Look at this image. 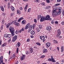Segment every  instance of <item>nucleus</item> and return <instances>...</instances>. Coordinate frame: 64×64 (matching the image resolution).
Returning a JSON list of instances; mask_svg holds the SVG:
<instances>
[{
	"label": "nucleus",
	"mask_w": 64,
	"mask_h": 64,
	"mask_svg": "<svg viewBox=\"0 0 64 64\" xmlns=\"http://www.w3.org/2000/svg\"><path fill=\"white\" fill-rule=\"evenodd\" d=\"M46 1L47 3H50V0H46Z\"/></svg>",
	"instance_id": "obj_41"
},
{
	"label": "nucleus",
	"mask_w": 64,
	"mask_h": 64,
	"mask_svg": "<svg viewBox=\"0 0 64 64\" xmlns=\"http://www.w3.org/2000/svg\"><path fill=\"white\" fill-rule=\"evenodd\" d=\"M4 37H6L7 38V37H8V34H6L4 35Z\"/></svg>",
	"instance_id": "obj_33"
},
{
	"label": "nucleus",
	"mask_w": 64,
	"mask_h": 64,
	"mask_svg": "<svg viewBox=\"0 0 64 64\" xmlns=\"http://www.w3.org/2000/svg\"><path fill=\"white\" fill-rule=\"evenodd\" d=\"M36 30L37 32H39L40 31V30H39V28H37Z\"/></svg>",
	"instance_id": "obj_38"
},
{
	"label": "nucleus",
	"mask_w": 64,
	"mask_h": 64,
	"mask_svg": "<svg viewBox=\"0 0 64 64\" xmlns=\"http://www.w3.org/2000/svg\"><path fill=\"white\" fill-rule=\"evenodd\" d=\"M24 31V28H22L20 30V33L22 31Z\"/></svg>",
	"instance_id": "obj_28"
},
{
	"label": "nucleus",
	"mask_w": 64,
	"mask_h": 64,
	"mask_svg": "<svg viewBox=\"0 0 64 64\" xmlns=\"http://www.w3.org/2000/svg\"><path fill=\"white\" fill-rule=\"evenodd\" d=\"M39 28L40 29H41L43 28V26L42 25H40L39 26Z\"/></svg>",
	"instance_id": "obj_32"
},
{
	"label": "nucleus",
	"mask_w": 64,
	"mask_h": 64,
	"mask_svg": "<svg viewBox=\"0 0 64 64\" xmlns=\"http://www.w3.org/2000/svg\"><path fill=\"white\" fill-rule=\"evenodd\" d=\"M60 35V34H58L56 36V37H58Z\"/></svg>",
	"instance_id": "obj_44"
},
{
	"label": "nucleus",
	"mask_w": 64,
	"mask_h": 64,
	"mask_svg": "<svg viewBox=\"0 0 64 64\" xmlns=\"http://www.w3.org/2000/svg\"><path fill=\"white\" fill-rule=\"evenodd\" d=\"M22 24H25L26 23V20H23L22 22Z\"/></svg>",
	"instance_id": "obj_15"
},
{
	"label": "nucleus",
	"mask_w": 64,
	"mask_h": 64,
	"mask_svg": "<svg viewBox=\"0 0 64 64\" xmlns=\"http://www.w3.org/2000/svg\"><path fill=\"white\" fill-rule=\"evenodd\" d=\"M18 63L19 62L18 61L16 62L15 64H18Z\"/></svg>",
	"instance_id": "obj_58"
},
{
	"label": "nucleus",
	"mask_w": 64,
	"mask_h": 64,
	"mask_svg": "<svg viewBox=\"0 0 64 64\" xmlns=\"http://www.w3.org/2000/svg\"><path fill=\"white\" fill-rule=\"evenodd\" d=\"M16 40V39L14 38H13L12 39V42H15Z\"/></svg>",
	"instance_id": "obj_36"
},
{
	"label": "nucleus",
	"mask_w": 64,
	"mask_h": 64,
	"mask_svg": "<svg viewBox=\"0 0 64 64\" xmlns=\"http://www.w3.org/2000/svg\"><path fill=\"white\" fill-rule=\"evenodd\" d=\"M40 4L42 5V6H45V4L44 2H42L40 3Z\"/></svg>",
	"instance_id": "obj_27"
},
{
	"label": "nucleus",
	"mask_w": 64,
	"mask_h": 64,
	"mask_svg": "<svg viewBox=\"0 0 64 64\" xmlns=\"http://www.w3.org/2000/svg\"><path fill=\"white\" fill-rule=\"evenodd\" d=\"M24 18H20L18 20V22H20L21 20H22Z\"/></svg>",
	"instance_id": "obj_24"
},
{
	"label": "nucleus",
	"mask_w": 64,
	"mask_h": 64,
	"mask_svg": "<svg viewBox=\"0 0 64 64\" xmlns=\"http://www.w3.org/2000/svg\"><path fill=\"white\" fill-rule=\"evenodd\" d=\"M53 41L54 42V43L55 44H57V41L56 40H53Z\"/></svg>",
	"instance_id": "obj_25"
},
{
	"label": "nucleus",
	"mask_w": 64,
	"mask_h": 64,
	"mask_svg": "<svg viewBox=\"0 0 64 64\" xmlns=\"http://www.w3.org/2000/svg\"><path fill=\"white\" fill-rule=\"evenodd\" d=\"M64 48H63V46H62L61 47V49L62 50H63Z\"/></svg>",
	"instance_id": "obj_63"
},
{
	"label": "nucleus",
	"mask_w": 64,
	"mask_h": 64,
	"mask_svg": "<svg viewBox=\"0 0 64 64\" xmlns=\"http://www.w3.org/2000/svg\"><path fill=\"white\" fill-rule=\"evenodd\" d=\"M18 50H19V48H17V50H16V53H18Z\"/></svg>",
	"instance_id": "obj_43"
},
{
	"label": "nucleus",
	"mask_w": 64,
	"mask_h": 64,
	"mask_svg": "<svg viewBox=\"0 0 64 64\" xmlns=\"http://www.w3.org/2000/svg\"><path fill=\"white\" fill-rule=\"evenodd\" d=\"M17 12L18 14H20L21 13V12H20V10L18 9L17 10Z\"/></svg>",
	"instance_id": "obj_21"
},
{
	"label": "nucleus",
	"mask_w": 64,
	"mask_h": 64,
	"mask_svg": "<svg viewBox=\"0 0 64 64\" xmlns=\"http://www.w3.org/2000/svg\"><path fill=\"white\" fill-rule=\"evenodd\" d=\"M62 25H64V21L62 22L61 23Z\"/></svg>",
	"instance_id": "obj_53"
},
{
	"label": "nucleus",
	"mask_w": 64,
	"mask_h": 64,
	"mask_svg": "<svg viewBox=\"0 0 64 64\" xmlns=\"http://www.w3.org/2000/svg\"><path fill=\"white\" fill-rule=\"evenodd\" d=\"M10 5H8V9H10Z\"/></svg>",
	"instance_id": "obj_51"
},
{
	"label": "nucleus",
	"mask_w": 64,
	"mask_h": 64,
	"mask_svg": "<svg viewBox=\"0 0 64 64\" xmlns=\"http://www.w3.org/2000/svg\"><path fill=\"white\" fill-rule=\"evenodd\" d=\"M46 47H49L50 46V42H48L46 44Z\"/></svg>",
	"instance_id": "obj_8"
},
{
	"label": "nucleus",
	"mask_w": 64,
	"mask_h": 64,
	"mask_svg": "<svg viewBox=\"0 0 64 64\" xmlns=\"http://www.w3.org/2000/svg\"><path fill=\"white\" fill-rule=\"evenodd\" d=\"M29 29L30 30H32V26L30 25L29 28Z\"/></svg>",
	"instance_id": "obj_29"
},
{
	"label": "nucleus",
	"mask_w": 64,
	"mask_h": 64,
	"mask_svg": "<svg viewBox=\"0 0 64 64\" xmlns=\"http://www.w3.org/2000/svg\"><path fill=\"white\" fill-rule=\"evenodd\" d=\"M26 54L27 55L30 54V53H31L30 51H28L26 52Z\"/></svg>",
	"instance_id": "obj_23"
},
{
	"label": "nucleus",
	"mask_w": 64,
	"mask_h": 64,
	"mask_svg": "<svg viewBox=\"0 0 64 64\" xmlns=\"http://www.w3.org/2000/svg\"><path fill=\"white\" fill-rule=\"evenodd\" d=\"M6 12L2 13V15H3V16H5V15H6Z\"/></svg>",
	"instance_id": "obj_46"
},
{
	"label": "nucleus",
	"mask_w": 64,
	"mask_h": 64,
	"mask_svg": "<svg viewBox=\"0 0 64 64\" xmlns=\"http://www.w3.org/2000/svg\"><path fill=\"white\" fill-rule=\"evenodd\" d=\"M13 38H14V39H16V40L17 39V36L16 35Z\"/></svg>",
	"instance_id": "obj_35"
},
{
	"label": "nucleus",
	"mask_w": 64,
	"mask_h": 64,
	"mask_svg": "<svg viewBox=\"0 0 64 64\" xmlns=\"http://www.w3.org/2000/svg\"><path fill=\"white\" fill-rule=\"evenodd\" d=\"M51 23L52 24H54V21H52Z\"/></svg>",
	"instance_id": "obj_57"
},
{
	"label": "nucleus",
	"mask_w": 64,
	"mask_h": 64,
	"mask_svg": "<svg viewBox=\"0 0 64 64\" xmlns=\"http://www.w3.org/2000/svg\"><path fill=\"white\" fill-rule=\"evenodd\" d=\"M10 1L11 2H13L14 1V0H10Z\"/></svg>",
	"instance_id": "obj_62"
},
{
	"label": "nucleus",
	"mask_w": 64,
	"mask_h": 64,
	"mask_svg": "<svg viewBox=\"0 0 64 64\" xmlns=\"http://www.w3.org/2000/svg\"><path fill=\"white\" fill-rule=\"evenodd\" d=\"M61 0H57V2H61Z\"/></svg>",
	"instance_id": "obj_56"
},
{
	"label": "nucleus",
	"mask_w": 64,
	"mask_h": 64,
	"mask_svg": "<svg viewBox=\"0 0 64 64\" xmlns=\"http://www.w3.org/2000/svg\"><path fill=\"white\" fill-rule=\"evenodd\" d=\"M31 30L29 29V30H28V32H29V33H30V31H31Z\"/></svg>",
	"instance_id": "obj_61"
},
{
	"label": "nucleus",
	"mask_w": 64,
	"mask_h": 64,
	"mask_svg": "<svg viewBox=\"0 0 64 64\" xmlns=\"http://www.w3.org/2000/svg\"><path fill=\"white\" fill-rule=\"evenodd\" d=\"M40 39L42 40H44V39H45V36H40Z\"/></svg>",
	"instance_id": "obj_10"
},
{
	"label": "nucleus",
	"mask_w": 64,
	"mask_h": 64,
	"mask_svg": "<svg viewBox=\"0 0 64 64\" xmlns=\"http://www.w3.org/2000/svg\"><path fill=\"white\" fill-rule=\"evenodd\" d=\"M12 35L11 34H8V38H10L11 37Z\"/></svg>",
	"instance_id": "obj_31"
},
{
	"label": "nucleus",
	"mask_w": 64,
	"mask_h": 64,
	"mask_svg": "<svg viewBox=\"0 0 64 64\" xmlns=\"http://www.w3.org/2000/svg\"><path fill=\"white\" fill-rule=\"evenodd\" d=\"M53 14H52V16L53 17H56L57 15H58L56 13V12L55 11V10H53Z\"/></svg>",
	"instance_id": "obj_4"
},
{
	"label": "nucleus",
	"mask_w": 64,
	"mask_h": 64,
	"mask_svg": "<svg viewBox=\"0 0 64 64\" xmlns=\"http://www.w3.org/2000/svg\"><path fill=\"white\" fill-rule=\"evenodd\" d=\"M55 23L56 24H58V21H56L55 22Z\"/></svg>",
	"instance_id": "obj_59"
},
{
	"label": "nucleus",
	"mask_w": 64,
	"mask_h": 64,
	"mask_svg": "<svg viewBox=\"0 0 64 64\" xmlns=\"http://www.w3.org/2000/svg\"><path fill=\"white\" fill-rule=\"evenodd\" d=\"M62 8H55L54 10H55L56 12V13H57L58 15H59V14H61L62 12Z\"/></svg>",
	"instance_id": "obj_1"
},
{
	"label": "nucleus",
	"mask_w": 64,
	"mask_h": 64,
	"mask_svg": "<svg viewBox=\"0 0 64 64\" xmlns=\"http://www.w3.org/2000/svg\"><path fill=\"white\" fill-rule=\"evenodd\" d=\"M15 33L16 34H18V33H20V30H16Z\"/></svg>",
	"instance_id": "obj_22"
},
{
	"label": "nucleus",
	"mask_w": 64,
	"mask_h": 64,
	"mask_svg": "<svg viewBox=\"0 0 64 64\" xmlns=\"http://www.w3.org/2000/svg\"><path fill=\"white\" fill-rule=\"evenodd\" d=\"M51 61L52 62H56V60H54V58H51Z\"/></svg>",
	"instance_id": "obj_16"
},
{
	"label": "nucleus",
	"mask_w": 64,
	"mask_h": 64,
	"mask_svg": "<svg viewBox=\"0 0 64 64\" xmlns=\"http://www.w3.org/2000/svg\"><path fill=\"white\" fill-rule=\"evenodd\" d=\"M13 14L12 13V14H10L11 16H12V17L13 16Z\"/></svg>",
	"instance_id": "obj_60"
},
{
	"label": "nucleus",
	"mask_w": 64,
	"mask_h": 64,
	"mask_svg": "<svg viewBox=\"0 0 64 64\" xmlns=\"http://www.w3.org/2000/svg\"><path fill=\"white\" fill-rule=\"evenodd\" d=\"M30 10H31V8H29L28 10V12H29L30 11Z\"/></svg>",
	"instance_id": "obj_55"
},
{
	"label": "nucleus",
	"mask_w": 64,
	"mask_h": 64,
	"mask_svg": "<svg viewBox=\"0 0 64 64\" xmlns=\"http://www.w3.org/2000/svg\"><path fill=\"white\" fill-rule=\"evenodd\" d=\"M3 62V56H1L0 58V64Z\"/></svg>",
	"instance_id": "obj_7"
},
{
	"label": "nucleus",
	"mask_w": 64,
	"mask_h": 64,
	"mask_svg": "<svg viewBox=\"0 0 64 64\" xmlns=\"http://www.w3.org/2000/svg\"><path fill=\"white\" fill-rule=\"evenodd\" d=\"M35 31L32 30L31 32V34L32 35H34L35 34Z\"/></svg>",
	"instance_id": "obj_18"
},
{
	"label": "nucleus",
	"mask_w": 64,
	"mask_h": 64,
	"mask_svg": "<svg viewBox=\"0 0 64 64\" xmlns=\"http://www.w3.org/2000/svg\"><path fill=\"white\" fill-rule=\"evenodd\" d=\"M29 27L28 26H26V27L24 29L25 30H27V29H28V28H29Z\"/></svg>",
	"instance_id": "obj_34"
},
{
	"label": "nucleus",
	"mask_w": 64,
	"mask_h": 64,
	"mask_svg": "<svg viewBox=\"0 0 64 64\" xmlns=\"http://www.w3.org/2000/svg\"><path fill=\"white\" fill-rule=\"evenodd\" d=\"M0 8L1 9V10L3 12L4 11V7L2 6L0 7Z\"/></svg>",
	"instance_id": "obj_19"
},
{
	"label": "nucleus",
	"mask_w": 64,
	"mask_h": 64,
	"mask_svg": "<svg viewBox=\"0 0 64 64\" xmlns=\"http://www.w3.org/2000/svg\"><path fill=\"white\" fill-rule=\"evenodd\" d=\"M3 26H4L3 24H2L1 26V30H2V29H3Z\"/></svg>",
	"instance_id": "obj_39"
},
{
	"label": "nucleus",
	"mask_w": 64,
	"mask_h": 64,
	"mask_svg": "<svg viewBox=\"0 0 64 64\" xmlns=\"http://www.w3.org/2000/svg\"><path fill=\"white\" fill-rule=\"evenodd\" d=\"M45 18H44V17H42L40 18V22H43L45 20Z\"/></svg>",
	"instance_id": "obj_11"
},
{
	"label": "nucleus",
	"mask_w": 64,
	"mask_h": 64,
	"mask_svg": "<svg viewBox=\"0 0 64 64\" xmlns=\"http://www.w3.org/2000/svg\"><path fill=\"white\" fill-rule=\"evenodd\" d=\"M34 21L35 23H37V20L36 19H34Z\"/></svg>",
	"instance_id": "obj_48"
},
{
	"label": "nucleus",
	"mask_w": 64,
	"mask_h": 64,
	"mask_svg": "<svg viewBox=\"0 0 64 64\" xmlns=\"http://www.w3.org/2000/svg\"><path fill=\"white\" fill-rule=\"evenodd\" d=\"M12 24H14V23H16V22L15 21V20H14L13 21H12Z\"/></svg>",
	"instance_id": "obj_42"
},
{
	"label": "nucleus",
	"mask_w": 64,
	"mask_h": 64,
	"mask_svg": "<svg viewBox=\"0 0 64 64\" xmlns=\"http://www.w3.org/2000/svg\"><path fill=\"white\" fill-rule=\"evenodd\" d=\"M47 50L46 49H45L44 50H43V52L44 53H45V52H47Z\"/></svg>",
	"instance_id": "obj_30"
},
{
	"label": "nucleus",
	"mask_w": 64,
	"mask_h": 64,
	"mask_svg": "<svg viewBox=\"0 0 64 64\" xmlns=\"http://www.w3.org/2000/svg\"><path fill=\"white\" fill-rule=\"evenodd\" d=\"M57 33L58 34H61V31L60 29H59L57 30Z\"/></svg>",
	"instance_id": "obj_13"
},
{
	"label": "nucleus",
	"mask_w": 64,
	"mask_h": 64,
	"mask_svg": "<svg viewBox=\"0 0 64 64\" xmlns=\"http://www.w3.org/2000/svg\"><path fill=\"white\" fill-rule=\"evenodd\" d=\"M14 24L17 26H19L20 25V24L18 22H15L14 23Z\"/></svg>",
	"instance_id": "obj_12"
},
{
	"label": "nucleus",
	"mask_w": 64,
	"mask_h": 64,
	"mask_svg": "<svg viewBox=\"0 0 64 64\" xmlns=\"http://www.w3.org/2000/svg\"><path fill=\"white\" fill-rule=\"evenodd\" d=\"M27 41L28 42H29L30 41V39H29V38H28L27 40Z\"/></svg>",
	"instance_id": "obj_52"
},
{
	"label": "nucleus",
	"mask_w": 64,
	"mask_h": 64,
	"mask_svg": "<svg viewBox=\"0 0 64 64\" xmlns=\"http://www.w3.org/2000/svg\"><path fill=\"white\" fill-rule=\"evenodd\" d=\"M41 15H38L37 16V19H38V20H39V19H40V18H41Z\"/></svg>",
	"instance_id": "obj_17"
},
{
	"label": "nucleus",
	"mask_w": 64,
	"mask_h": 64,
	"mask_svg": "<svg viewBox=\"0 0 64 64\" xmlns=\"http://www.w3.org/2000/svg\"><path fill=\"white\" fill-rule=\"evenodd\" d=\"M62 14L63 16H64V10L62 11Z\"/></svg>",
	"instance_id": "obj_50"
},
{
	"label": "nucleus",
	"mask_w": 64,
	"mask_h": 64,
	"mask_svg": "<svg viewBox=\"0 0 64 64\" xmlns=\"http://www.w3.org/2000/svg\"><path fill=\"white\" fill-rule=\"evenodd\" d=\"M10 8L11 9V10L12 11H14V10H15L14 9V8L13 6H11Z\"/></svg>",
	"instance_id": "obj_20"
},
{
	"label": "nucleus",
	"mask_w": 64,
	"mask_h": 64,
	"mask_svg": "<svg viewBox=\"0 0 64 64\" xmlns=\"http://www.w3.org/2000/svg\"><path fill=\"white\" fill-rule=\"evenodd\" d=\"M36 44L39 46H40L41 45V44L39 43V42H36Z\"/></svg>",
	"instance_id": "obj_37"
},
{
	"label": "nucleus",
	"mask_w": 64,
	"mask_h": 64,
	"mask_svg": "<svg viewBox=\"0 0 64 64\" xmlns=\"http://www.w3.org/2000/svg\"><path fill=\"white\" fill-rule=\"evenodd\" d=\"M46 29L47 30H51V26H46Z\"/></svg>",
	"instance_id": "obj_6"
},
{
	"label": "nucleus",
	"mask_w": 64,
	"mask_h": 64,
	"mask_svg": "<svg viewBox=\"0 0 64 64\" xmlns=\"http://www.w3.org/2000/svg\"><path fill=\"white\" fill-rule=\"evenodd\" d=\"M56 64H59V63L58 62H56Z\"/></svg>",
	"instance_id": "obj_64"
},
{
	"label": "nucleus",
	"mask_w": 64,
	"mask_h": 64,
	"mask_svg": "<svg viewBox=\"0 0 64 64\" xmlns=\"http://www.w3.org/2000/svg\"><path fill=\"white\" fill-rule=\"evenodd\" d=\"M48 9L49 8H48V6H46L45 7V9H46V10H48Z\"/></svg>",
	"instance_id": "obj_45"
},
{
	"label": "nucleus",
	"mask_w": 64,
	"mask_h": 64,
	"mask_svg": "<svg viewBox=\"0 0 64 64\" xmlns=\"http://www.w3.org/2000/svg\"><path fill=\"white\" fill-rule=\"evenodd\" d=\"M26 26H27L29 28L30 26V23H28L26 25Z\"/></svg>",
	"instance_id": "obj_40"
},
{
	"label": "nucleus",
	"mask_w": 64,
	"mask_h": 64,
	"mask_svg": "<svg viewBox=\"0 0 64 64\" xmlns=\"http://www.w3.org/2000/svg\"><path fill=\"white\" fill-rule=\"evenodd\" d=\"M26 9H27V8H24V10L25 12H26Z\"/></svg>",
	"instance_id": "obj_47"
},
{
	"label": "nucleus",
	"mask_w": 64,
	"mask_h": 64,
	"mask_svg": "<svg viewBox=\"0 0 64 64\" xmlns=\"http://www.w3.org/2000/svg\"><path fill=\"white\" fill-rule=\"evenodd\" d=\"M30 53H32V52H33V49L32 48H30Z\"/></svg>",
	"instance_id": "obj_14"
},
{
	"label": "nucleus",
	"mask_w": 64,
	"mask_h": 64,
	"mask_svg": "<svg viewBox=\"0 0 64 64\" xmlns=\"http://www.w3.org/2000/svg\"><path fill=\"white\" fill-rule=\"evenodd\" d=\"M12 24V23H8V24L6 25V27L7 28H8L9 27H10V26Z\"/></svg>",
	"instance_id": "obj_9"
},
{
	"label": "nucleus",
	"mask_w": 64,
	"mask_h": 64,
	"mask_svg": "<svg viewBox=\"0 0 64 64\" xmlns=\"http://www.w3.org/2000/svg\"><path fill=\"white\" fill-rule=\"evenodd\" d=\"M25 55H23V56L20 58V60L22 61L24 59H25Z\"/></svg>",
	"instance_id": "obj_5"
},
{
	"label": "nucleus",
	"mask_w": 64,
	"mask_h": 64,
	"mask_svg": "<svg viewBox=\"0 0 64 64\" xmlns=\"http://www.w3.org/2000/svg\"><path fill=\"white\" fill-rule=\"evenodd\" d=\"M9 30L12 35V36H14L15 35V34H14L15 30L14 28L12 26H10V27L9 28Z\"/></svg>",
	"instance_id": "obj_2"
},
{
	"label": "nucleus",
	"mask_w": 64,
	"mask_h": 64,
	"mask_svg": "<svg viewBox=\"0 0 64 64\" xmlns=\"http://www.w3.org/2000/svg\"><path fill=\"white\" fill-rule=\"evenodd\" d=\"M48 61H51V58H48Z\"/></svg>",
	"instance_id": "obj_49"
},
{
	"label": "nucleus",
	"mask_w": 64,
	"mask_h": 64,
	"mask_svg": "<svg viewBox=\"0 0 64 64\" xmlns=\"http://www.w3.org/2000/svg\"><path fill=\"white\" fill-rule=\"evenodd\" d=\"M52 18H50V16L48 15L44 18V20H51Z\"/></svg>",
	"instance_id": "obj_3"
},
{
	"label": "nucleus",
	"mask_w": 64,
	"mask_h": 64,
	"mask_svg": "<svg viewBox=\"0 0 64 64\" xmlns=\"http://www.w3.org/2000/svg\"><path fill=\"white\" fill-rule=\"evenodd\" d=\"M6 45V44H2V46H3V47H4L5 45Z\"/></svg>",
	"instance_id": "obj_54"
},
{
	"label": "nucleus",
	"mask_w": 64,
	"mask_h": 64,
	"mask_svg": "<svg viewBox=\"0 0 64 64\" xmlns=\"http://www.w3.org/2000/svg\"><path fill=\"white\" fill-rule=\"evenodd\" d=\"M18 46V47H19L20 46V43L19 42H18V44H17L16 45V46Z\"/></svg>",
	"instance_id": "obj_26"
}]
</instances>
